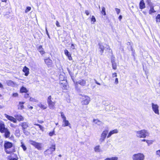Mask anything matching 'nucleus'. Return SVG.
I'll return each mask as SVG.
<instances>
[{"mask_svg":"<svg viewBox=\"0 0 160 160\" xmlns=\"http://www.w3.org/2000/svg\"><path fill=\"white\" fill-rule=\"evenodd\" d=\"M34 125L39 126L40 129L42 131H43V128L41 125H40L39 124H36V123L34 124Z\"/></svg>","mask_w":160,"mask_h":160,"instance_id":"obj_39","label":"nucleus"},{"mask_svg":"<svg viewBox=\"0 0 160 160\" xmlns=\"http://www.w3.org/2000/svg\"><path fill=\"white\" fill-rule=\"evenodd\" d=\"M53 98H52L51 96H49L48 98L47 99V102L48 103L56 102L55 101H52Z\"/></svg>","mask_w":160,"mask_h":160,"instance_id":"obj_22","label":"nucleus"},{"mask_svg":"<svg viewBox=\"0 0 160 160\" xmlns=\"http://www.w3.org/2000/svg\"><path fill=\"white\" fill-rule=\"evenodd\" d=\"M29 100L33 102H37V100L36 99H35L34 98H30Z\"/></svg>","mask_w":160,"mask_h":160,"instance_id":"obj_44","label":"nucleus"},{"mask_svg":"<svg viewBox=\"0 0 160 160\" xmlns=\"http://www.w3.org/2000/svg\"><path fill=\"white\" fill-rule=\"evenodd\" d=\"M156 21L157 22H160V14H158L156 17Z\"/></svg>","mask_w":160,"mask_h":160,"instance_id":"obj_36","label":"nucleus"},{"mask_svg":"<svg viewBox=\"0 0 160 160\" xmlns=\"http://www.w3.org/2000/svg\"><path fill=\"white\" fill-rule=\"evenodd\" d=\"M10 126L12 127V128H15L17 126L15 125L12 124V123H11L10 125Z\"/></svg>","mask_w":160,"mask_h":160,"instance_id":"obj_50","label":"nucleus"},{"mask_svg":"<svg viewBox=\"0 0 160 160\" xmlns=\"http://www.w3.org/2000/svg\"><path fill=\"white\" fill-rule=\"evenodd\" d=\"M94 80H95V83L96 84H97L99 85H101V84H100V83L98 82L96 80L94 79Z\"/></svg>","mask_w":160,"mask_h":160,"instance_id":"obj_58","label":"nucleus"},{"mask_svg":"<svg viewBox=\"0 0 160 160\" xmlns=\"http://www.w3.org/2000/svg\"><path fill=\"white\" fill-rule=\"evenodd\" d=\"M54 134V131H53L52 132H50L49 133V135L50 136H52Z\"/></svg>","mask_w":160,"mask_h":160,"instance_id":"obj_47","label":"nucleus"},{"mask_svg":"<svg viewBox=\"0 0 160 160\" xmlns=\"http://www.w3.org/2000/svg\"><path fill=\"white\" fill-rule=\"evenodd\" d=\"M146 2L148 4L149 6L152 4L151 2V0H146Z\"/></svg>","mask_w":160,"mask_h":160,"instance_id":"obj_42","label":"nucleus"},{"mask_svg":"<svg viewBox=\"0 0 160 160\" xmlns=\"http://www.w3.org/2000/svg\"><path fill=\"white\" fill-rule=\"evenodd\" d=\"M91 21L93 22V23L96 21V18L94 16H92V17Z\"/></svg>","mask_w":160,"mask_h":160,"instance_id":"obj_43","label":"nucleus"},{"mask_svg":"<svg viewBox=\"0 0 160 160\" xmlns=\"http://www.w3.org/2000/svg\"><path fill=\"white\" fill-rule=\"evenodd\" d=\"M152 109L153 112L159 115V106L157 104H155L153 103L151 104Z\"/></svg>","mask_w":160,"mask_h":160,"instance_id":"obj_6","label":"nucleus"},{"mask_svg":"<svg viewBox=\"0 0 160 160\" xmlns=\"http://www.w3.org/2000/svg\"><path fill=\"white\" fill-rule=\"evenodd\" d=\"M4 116L8 120L13 122L14 123H17V119L13 117L9 116L6 114H4Z\"/></svg>","mask_w":160,"mask_h":160,"instance_id":"obj_9","label":"nucleus"},{"mask_svg":"<svg viewBox=\"0 0 160 160\" xmlns=\"http://www.w3.org/2000/svg\"><path fill=\"white\" fill-rule=\"evenodd\" d=\"M46 33L47 34V35H48L49 33L48 32L46 26Z\"/></svg>","mask_w":160,"mask_h":160,"instance_id":"obj_59","label":"nucleus"},{"mask_svg":"<svg viewBox=\"0 0 160 160\" xmlns=\"http://www.w3.org/2000/svg\"><path fill=\"white\" fill-rule=\"evenodd\" d=\"M118 158L117 157H114L111 158H107L104 160H118Z\"/></svg>","mask_w":160,"mask_h":160,"instance_id":"obj_30","label":"nucleus"},{"mask_svg":"<svg viewBox=\"0 0 160 160\" xmlns=\"http://www.w3.org/2000/svg\"><path fill=\"white\" fill-rule=\"evenodd\" d=\"M38 51L42 55L45 53V52L43 50V49L42 48V46H39L38 47Z\"/></svg>","mask_w":160,"mask_h":160,"instance_id":"obj_23","label":"nucleus"},{"mask_svg":"<svg viewBox=\"0 0 160 160\" xmlns=\"http://www.w3.org/2000/svg\"><path fill=\"white\" fill-rule=\"evenodd\" d=\"M22 71L25 73V75L26 76H28L29 73V69L26 66H25L22 70Z\"/></svg>","mask_w":160,"mask_h":160,"instance_id":"obj_15","label":"nucleus"},{"mask_svg":"<svg viewBox=\"0 0 160 160\" xmlns=\"http://www.w3.org/2000/svg\"><path fill=\"white\" fill-rule=\"evenodd\" d=\"M7 84L9 86H13L14 85V83L11 80H8L6 81Z\"/></svg>","mask_w":160,"mask_h":160,"instance_id":"obj_25","label":"nucleus"},{"mask_svg":"<svg viewBox=\"0 0 160 160\" xmlns=\"http://www.w3.org/2000/svg\"><path fill=\"white\" fill-rule=\"evenodd\" d=\"M115 10L118 14L120 13V10L119 9L116 8H115Z\"/></svg>","mask_w":160,"mask_h":160,"instance_id":"obj_45","label":"nucleus"},{"mask_svg":"<svg viewBox=\"0 0 160 160\" xmlns=\"http://www.w3.org/2000/svg\"><path fill=\"white\" fill-rule=\"evenodd\" d=\"M60 114H61V117L62 119V120H63L64 119H66V117L64 115L63 112H61Z\"/></svg>","mask_w":160,"mask_h":160,"instance_id":"obj_41","label":"nucleus"},{"mask_svg":"<svg viewBox=\"0 0 160 160\" xmlns=\"http://www.w3.org/2000/svg\"><path fill=\"white\" fill-rule=\"evenodd\" d=\"M38 105L39 107L43 109H46L47 108L46 105L42 104L41 103H38Z\"/></svg>","mask_w":160,"mask_h":160,"instance_id":"obj_28","label":"nucleus"},{"mask_svg":"<svg viewBox=\"0 0 160 160\" xmlns=\"http://www.w3.org/2000/svg\"><path fill=\"white\" fill-rule=\"evenodd\" d=\"M21 147L22 148L23 150L24 151H25L27 149V148L26 146L25 145L24 143L23 142H21Z\"/></svg>","mask_w":160,"mask_h":160,"instance_id":"obj_34","label":"nucleus"},{"mask_svg":"<svg viewBox=\"0 0 160 160\" xmlns=\"http://www.w3.org/2000/svg\"><path fill=\"white\" fill-rule=\"evenodd\" d=\"M93 122L95 124L98 125H101L102 123V122L101 121L98 119H93Z\"/></svg>","mask_w":160,"mask_h":160,"instance_id":"obj_27","label":"nucleus"},{"mask_svg":"<svg viewBox=\"0 0 160 160\" xmlns=\"http://www.w3.org/2000/svg\"><path fill=\"white\" fill-rule=\"evenodd\" d=\"M82 105H87L89 104L90 101V98L88 96H85L82 98Z\"/></svg>","mask_w":160,"mask_h":160,"instance_id":"obj_5","label":"nucleus"},{"mask_svg":"<svg viewBox=\"0 0 160 160\" xmlns=\"http://www.w3.org/2000/svg\"><path fill=\"white\" fill-rule=\"evenodd\" d=\"M132 159L133 160H144L145 156L142 153H139L133 155Z\"/></svg>","mask_w":160,"mask_h":160,"instance_id":"obj_3","label":"nucleus"},{"mask_svg":"<svg viewBox=\"0 0 160 160\" xmlns=\"http://www.w3.org/2000/svg\"><path fill=\"white\" fill-rule=\"evenodd\" d=\"M156 154L157 155L160 157V150L157 151L156 152Z\"/></svg>","mask_w":160,"mask_h":160,"instance_id":"obj_49","label":"nucleus"},{"mask_svg":"<svg viewBox=\"0 0 160 160\" xmlns=\"http://www.w3.org/2000/svg\"><path fill=\"white\" fill-rule=\"evenodd\" d=\"M136 136L139 138H145L149 135V133L146 130L143 129L139 131H136Z\"/></svg>","mask_w":160,"mask_h":160,"instance_id":"obj_2","label":"nucleus"},{"mask_svg":"<svg viewBox=\"0 0 160 160\" xmlns=\"http://www.w3.org/2000/svg\"><path fill=\"white\" fill-rule=\"evenodd\" d=\"M7 128H5V125L4 123H0V132L3 133Z\"/></svg>","mask_w":160,"mask_h":160,"instance_id":"obj_17","label":"nucleus"},{"mask_svg":"<svg viewBox=\"0 0 160 160\" xmlns=\"http://www.w3.org/2000/svg\"><path fill=\"white\" fill-rule=\"evenodd\" d=\"M153 142V140H147L146 141V142L148 144V145L149 146L150 145L152 144Z\"/></svg>","mask_w":160,"mask_h":160,"instance_id":"obj_38","label":"nucleus"},{"mask_svg":"<svg viewBox=\"0 0 160 160\" xmlns=\"http://www.w3.org/2000/svg\"><path fill=\"white\" fill-rule=\"evenodd\" d=\"M38 122L39 123H43L44 122L43 121H42V120H38Z\"/></svg>","mask_w":160,"mask_h":160,"instance_id":"obj_57","label":"nucleus"},{"mask_svg":"<svg viewBox=\"0 0 160 160\" xmlns=\"http://www.w3.org/2000/svg\"><path fill=\"white\" fill-rule=\"evenodd\" d=\"M55 150V145H53L52 146V147H50L49 148L46 150L44 152L45 153L52 154Z\"/></svg>","mask_w":160,"mask_h":160,"instance_id":"obj_7","label":"nucleus"},{"mask_svg":"<svg viewBox=\"0 0 160 160\" xmlns=\"http://www.w3.org/2000/svg\"><path fill=\"white\" fill-rule=\"evenodd\" d=\"M16 119L19 121H23L24 120V118L20 114L17 115L15 116Z\"/></svg>","mask_w":160,"mask_h":160,"instance_id":"obj_18","label":"nucleus"},{"mask_svg":"<svg viewBox=\"0 0 160 160\" xmlns=\"http://www.w3.org/2000/svg\"><path fill=\"white\" fill-rule=\"evenodd\" d=\"M63 122L64 123L62 125V126L65 127L69 126L70 128H71V126H69V125H70V123H69V121L66 120V119L63 120Z\"/></svg>","mask_w":160,"mask_h":160,"instance_id":"obj_16","label":"nucleus"},{"mask_svg":"<svg viewBox=\"0 0 160 160\" xmlns=\"http://www.w3.org/2000/svg\"><path fill=\"white\" fill-rule=\"evenodd\" d=\"M98 45L99 46V49H100L99 51L100 52L101 54L102 55L105 49L104 46L102 43H100L98 44Z\"/></svg>","mask_w":160,"mask_h":160,"instance_id":"obj_12","label":"nucleus"},{"mask_svg":"<svg viewBox=\"0 0 160 160\" xmlns=\"http://www.w3.org/2000/svg\"><path fill=\"white\" fill-rule=\"evenodd\" d=\"M68 59L69 60H71L72 59V58L71 56V55H70V56H68Z\"/></svg>","mask_w":160,"mask_h":160,"instance_id":"obj_60","label":"nucleus"},{"mask_svg":"<svg viewBox=\"0 0 160 160\" xmlns=\"http://www.w3.org/2000/svg\"><path fill=\"white\" fill-rule=\"evenodd\" d=\"M118 130L117 129H114L112 131H111L108 133V134L107 136V138H108L109 137H110L111 136V135H112L113 134L118 133Z\"/></svg>","mask_w":160,"mask_h":160,"instance_id":"obj_14","label":"nucleus"},{"mask_svg":"<svg viewBox=\"0 0 160 160\" xmlns=\"http://www.w3.org/2000/svg\"><path fill=\"white\" fill-rule=\"evenodd\" d=\"M19 125H21L22 126L23 133H25L26 130L25 129L28 127V123L26 122H23L21 123Z\"/></svg>","mask_w":160,"mask_h":160,"instance_id":"obj_8","label":"nucleus"},{"mask_svg":"<svg viewBox=\"0 0 160 160\" xmlns=\"http://www.w3.org/2000/svg\"><path fill=\"white\" fill-rule=\"evenodd\" d=\"M29 97V94L26 93L24 95V97L25 98H28Z\"/></svg>","mask_w":160,"mask_h":160,"instance_id":"obj_56","label":"nucleus"},{"mask_svg":"<svg viewBox=\"0 0 160 160\" xmlns=\"http://www.w3.org/2000/svg\"><path fill=\"white\" fill-rule=\"evenodd\" d=\"M94 150L95 152H99L100 151V146L98 145L95 147L94 148Z\"/></svg>","mask_w":160,"mask_h":160,"instance_id":"obj_35","label":"nucleus"},{"mask_svg":"<svg viewBox=\"0 0 160 160\" xmlns=\"http://www.w3.org/2000/svg\"><path fill=\"white\" fill-rule=\"evenodd\" d=\"M85 13L88 16L89 14V12L88 10H86L85 11Z\"/></svg>","mask_w":160,"mask_h":160,"instance_id":"obj_54","label":"nucleus"},{"mask_svg":"<svg viewBox=\"0 0 160 160\" xmlns=\"http://www.w3.org/2000/svg\"><path fill=\"white\" fill-rule=\"evenodd\" d=\"M101 13L103 15L105 16L106 15V13L105 11V8L104 7H102V10L101 11Z\"/></svg>","mask_w":160,"mask_h":160,"instance_id":"obj_33","label":"nucleus"},{"mask_svg":"<svg viewBox=\"0 0 160 160\" xmlns=\"http://www.w3.org/2000/svg\"><path fill=\"white\" fill-rule=\"evenodd\" d=\"M112 67L113 69L116 70L117 69V65L116 62L112 63Z\"/></svg>","mask_w":160,"mask_h":160,"instance_id":"obj_37","label":"nucleus"},{"mask_svg":"<svg viewBox=\"0 0 160 160\" xmlns=\"http://www.w3.org/2000/svg\"><path fill=\"white\" fill-rule=\"evenodd\" d=\"M118 78H116L115 80V83L116 84H117L118 83Z\"/></svg>","mask_w":160,"mask_h":160,"instance_id":"obj_55","label":"nucleus"},{"mask_svg":"<svg viewBox=\"0 0 160 160\" xmlns=\"http://www.w3.org/2000/svg\"><path fill=\"white\" fill-rule=\"evenodd\" d=\"M64 53L65 55H66L67 57L68 56H70L71 55V54L70 53L68 52V50L67 49H65L64 50Z\"/></svg>","mask_w":160,"mask_h":160,"instance_id":"obj_40","label":"nucleus"},{"mask_svg":"<svg viewBox=\"0 0 160 160\" xmlns=\"http://www.w3.org/2000/svg\"><path fill=\"white\" fill-rule=\"evenodd\" d=\"M150 7V10L149 11V13L151 14L152 13L156 12V11L154 10L153 7L152 6V4L149 6Z\"/></svg>","mask_w":160,"mask_h":160,"instance_id":"obj_24","label":"nucleus"},{"mask_svg":"<svg viewBox=\"0 0 160 160\" xmlns=\"http://www.w3.org/2000/svg\"><path fill=\"white\" fill-rule=\"evenodd\" d=\"M122 15H120L119 16V18H118L120 20H121L122 19Z\"/></svg>","mask_w":160,"mask_h":160,"instance_id":"obj_61","label":"nucleus"},{"mask_svg":"<svg viewBox=\"0 0 160 160\" xmlns=\"http://www.w3.org/2000/svg\"><path fill=\"white\" fill-rule=\"evenodd\" d=\"M20 130L19 129V128L17 129L15 131V135L17 137H19V136H20Z\"/></svg>","mask_w":160,"mask_h":160,"instance_id":"obj_31","label":"nucleus"},{"mask_svg":"<svg viewBox=\"0 0 160 160\" xmlns=\"http://www.w3.org/2000/svg\"><path fill=\"white\" fill-rule=\"evenodd\" d=\"M106 138L102 136V135L100 136V138H99V141L101 143L104 142L105 141Z\"/></svg>","mask_w":160,"mask_h":160,"instance_id":"obj_32","label":"nucleus"},{"mask_svg":"<svg viewBox=\"0 0 160 160\" xmlns=\"http://www.w3.org/2000/svg\"><path fill=\"white\" fill-rule=\"evenodd\" d=\"M44 61L45 63L47 65L48 67H51L52 64V60L49 58L46 59L44 60Z\"/></svg>","mask_w":160,"mask_h":160,"instance_id":"obj_11","label":"nucleus"},{"mask_svg":"<svg viewBox=\"0 0 160 160\" xmlns=\"http://www.w3.org/2000/svg\"><path fill=\"white\" fill-rule=\"evenodd\" d=\"M18 96V94L17 93H13L12 96L14 97H17Z\"/></svg>","mask_w":160,"mask_h":160,"instance_id":"obj_52","label":"nucleus"},{"mask_svg":"<svg viewBox=\"0 0 160 160\" xmlns=\"http://www.w3.org/2000/svg\"><path fill=\"white\" fill-rule=\"evenodd\" d=\"M25 103L24 102H20L19 104L18 105V109H22L24 108V107L23 104Z\"/></svg>","mask_w":160,"mask_h":160,"instance_id":"obj_20","label":"nucleus"},{"mask_svg":"<svg viewBox=\"0 0 160 160\" xmlns=\"http://www.w3.org/2000/svg\"><path fill=\"white\" fill-rule=\"evenodd\" d=\"M0 88H3V86L2 85L0 82Z\"/></svg>","mask_w":160,"mask_h":160,"instance_id":"obj_64","label":"nucleus"},{"mask_svg":"<svg viewBox=\"0 0 160 160\" xmlns=\"http://www.w3.org/2000/svg\"><path fill=\"white\" fill-rule=\"evenodd\" d=\"M56 102L48 103V107L51 109H54L55 108V105Z\"/></svg>","mask_w":160,"mask_h":160,"instance_id":"obj_21","label":"nucleus"},{"mask_svg":"<svg viewBox=\"0 0 160 160\" xmlns=\"http://www.w3.org/2000/svg\"><path fill=\"white\" fill-rule=\"evenodd\" d=\"M28 92V90L26 88L23 86L20 89V92L21 93H26Z\"/></svg>","mask_w":160,"mask_h":160,"instance_id":"obj_29","label":"nucleus"},{"mask_svg":"<svg viewBox=\"0 0 160 160\" xmlns=\"http://www.w3.org/2000/svg\"><path fill=\"white\" fill-rule=\"evenodd\" d=\"M56 25L58 27H60V26L59 25V23L58 21H57L56 22Z\"/></svg>","mask_w":160,"mask_h":160,"instance_id":"obj_51","label":"nucleus"},{"mask_svg":"<svg viewBox=\"0 0 160 160\" xmlns=\"http://www.w3.org/2000/svg\"><path fill=\"white\" fill-rule=\"evenodd\" d=\"M29 143L31 145L34 146L38 150H41L42 148V143L37 142L35 141L30 140L29 141Z\"/></svg>","mask_w":160,"mask_h":160,"instance_id":"obj_4","label":"nucleus"},{"mask_svg":"<svg viewBox=\"0 0 160 160\" xmlns=\"http://www.w3.org/2000/svg\"><path fill=\"white\" fill-rule=\"evenodd\" d=\"M31 8L30 7H28L25 10V12L27 13L30 10Z\"/></svg>","mask_w":160,"mask_h":160,"instance_id":"obj_46","label":"nucleus"},{"mask_svg":"<svg viewBox=\"0 0 160 160\" xmlns=\"http://www.w3.org/2000/svg\"><path fill=\"white\" fill-rule=\"evenodd\" d=\"M9 160H18V159L15 158H11Z\"/></svg>","mask_w":160,"mask_h":160,"instance_id":"obj_62","label":"nucleus"},{"mask_svg":"<svg viewBox=\"0 0 160 160\" xmlns=\"http://www.w3.org/2000/svg\"><path fill=\"white\" fill-rule=\"evenodd\" d=\"M86 83V81L85 80L82 79L77 82L75 83V85H77L78 84H79L82 86L85 85Z\"/></svg>","mask_w":160,"mask_h":160,"instance_id":"obj_10","label":"nucleus"},{"mask_svg":"<svg viewBox=\"0 0 160 160\" xmlns=\"http://www.w3.org/2000/svg\"><path fill=\"white\" fill-rule=\"evenodd\" d=\"M4 147V150L7 154H11L15 151V148L13 147V143L9 141H5Z\"/></svg>","mask_w":160,"mask_h":160,"instance_id":"obj_1","label":"nucleus"},{"mask_svg":"<svg viewBox=\"0 0 160 160\" xmlns=\"http://www.w3.org/2000/svg\"><path fill=\"white\" fill-rule=\"evenodd\" d=\"M3 133H4V136L6 138H8L10 137V132L7 128L5 130Z\"/></svg>","mask_w":160,"mask_h":160,"instance_id":"obj_13","label":"nucleus"},{"mask_svg":"<svg viewBox=\"0 0 160 160\" xmlns=\"http://www.w3.org/2000/svg\"><path fill=\"white\" fill-rule=\"evenodd\" d=\"M117 73L115 72L112 73V77L113 78H114V77H117Z\"/></svg>","mask_w":160,"mask_h":160,"instance_id":"obj_53","label":"nucleus"},{"mask_svg":"<svg viewBox=\"0 0 160 160\" xmlns=\"http://www.w3.org/2000/svg\"><path fill=\"white\" fill-rule=\"evenodd\" d=\"M71 47H72V49H75V48H74V45L73 44H72V45H71Z\"/></svg>","mask_w":160,"mask_h":160,"instance_id":"obj_63","label":"nucleus"},{"mask_svg":"<svg viewBox=\"0 0 160 160\" xmlns=\"http://www.w3.org/2000/svg\"><path fill=\"white\" fill-rule=\"evenodd\" d=\"M145 7V3L143 0H141L139 3V8L141 9L144 8Z\"/></svg>","mask_w":160,"mask_h":160,"instance_id":"obj_19","label":"nucleus"},{"mask_svg":"<svg viewBox=\"0 0 160 160\" xmlns=\"http://www.w3.org/2000/svg\"><path fill=\"white\" fill-rule=\"evenodd\" d=\"M108 133V130H106L103 131L101 135L102 136L104 137L105 138H106V136Z\"/></svg>","mask_w":160,"mask_h":160,"instance_id":"obj_26","label":"nucleus"},{"mask_svg":"<svg viewBox=\"0 0 160 160\" xmlns=\"http://www.w3.org/2000/svg\"><path fill=\"white\" fill-rule=\"evenodd\" d=\"M111 62L112 63L115 62V58L114 57H112L111 58Z\"/></svg>","mask_w":160,"mask_h":160,"instance_id":"obj_48","label":"nucleus"}]
</instances>
